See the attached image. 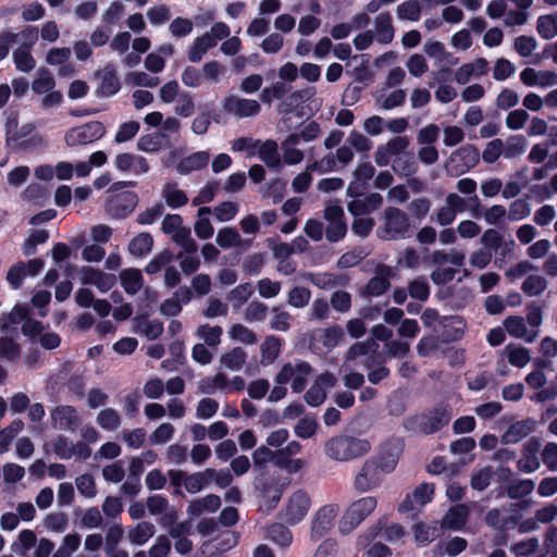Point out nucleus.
Segmentation results:
<instances>
[{
    "instance_id": "nucleus-57",
    "label": "nucleus",
    "mask_w": 557,
    "mask_h": 557,
    "mask_svg": "<svg viewBox=\"0 0 557 557\" xmlns=\"http://www.w3.org/2000/svg\"><path fill=\"white\" fill-rule=\"evenodd\" d=\"M139 128H140V125L137 121H128V122L122 123L115 134V137H114L115 143L122 144V143L131 140L132 138H134L136 136Z\"/></svg>"
},
{
    "instance_id": "nucleus-29",
    "label": "nucleus",
    "mask_w": 557,
    "mask_h": 557,
    "mask_svg": "<svg viewBox=\"0 0 557 557\" xmlns=\"http://www.w3.org/2000/svg\"><path fill=\"white\" fill-rule=\"evenodd\" d=\"M290 90V85L284 82H275L272 86L262 89L260 100L265 104H271L274 99H283Z\"/></svg>"
},
{
    "instance_id": "nucleus-61",
    "label": "nucleus",
    "mask_w": 557,
    "mask_h": 557,
    "mask_svg": "<svg viewBox=\"0 0 557 557\" xmlns=\"http://www.w3.org/2000/svg\"><path fill=\"white\" fill-rule=\"evenodd\" d=\"M525 138L522 135L511 136L507 139L504 150L505 158H515L521 154L525 148Z\"/></svg>"
},
{
    "instance_id": "nucleus-22",
    "label": "nucleus",
    "mask_w": 557,
    "mask_h": 557,
    "mask_svg": "<svg viewBox=\"0 0 557 557\" xmlns=\"http://www.w3.org/2000/svg\"><path fill=\"white\" fill-rule=\"evenodd\" d=\"M215 474V470L207 468L202 472H195L189 474L185 479V488L190 494L200 492L206 485L212 481V475Z\"/></svg>"
},
{
    "instance_id": "nucleus-12",
    "label": "nucleus",
    "mask_w": 557,
    "mask_h": 557,
    "mask_svg": "<svg viewBox=\"0 0 557 557\" xmlns=\"http://www.w3.org/2000/svg\"><path fill=\"white\" fill-rule=\"evenodd\" d=\"M223 109L237 117H249L260 113L261 106L257 100L228 96L223 101Z\"/></svg>"
},
{
    "instance_id": "nucleus-43",
    "label": "nucleus",
    "mask_w": 557,
    "mask_h": 557,
    "mask_svg": "<svg viewBox=\"0 0 557 557\" xmlns=\"http://www.w3.org/2000/svg\"><path fill=\"white\" fill-rule=\"evenodd\" d=\"M421 7L418 0H407L398 5L397 15L400 20L416 22L420 18Z\"/></svg>"
},
{
    "instance_id": "nucleus-14",
    "label": "nucleus",
    "mask_w": 557,
    "mask_h": 557,
    "mask_svg": "<svg viewBox=\"0 0 557 557\" xmlns=\"http://www.w3.org/2000/svg\"><path fill=\"white\" fill-rule=\"evenodd\" d=\"M421 418H423V434L430 435L447 425L451 419V413L446 405H438L428 413H422Z\"/></svg>"
},
{
    "instance_id": "nucleus-54",
    "label": "nucleus",
    "mask_w": 557,
    "mask_h": 557,
    "mask_svg": "<svg viewBox=\"0 0 557 557\" xmlns=\"http://www.w3.org/2000/svg\"><path fill=\"white\" fill-rule=\"evenodd\" d=\"M494 471L491 466H486L471 476V487L476 491H484L491 484Z\"/></svg>"
},
{
    "instance_id": "nucleus-24",
    "label": "nucleus",
    "mask_w": 557,
    "mask_h": 557,
    "mask_svg": "<svg viewBox=\"0 0 557 557\" xmlns=\"http://www.w3.org/2000/svg\"><path fill=\"white\" fill-rule=\"evenodd\" d=\"M153 237L150 233L141 232L128 244V251L134 257H145L152 250Z\"/></svg>"
},
{
    "instance_id": "nucleus-51",
    "label": "nucleus",
    "mask_w": 557,
    "mask_h": 557,
    "mask_svg": "<svg viewBox=\"0 0 557 557\" xmlns=\"http://www.w3.org/2000/svg\"><path fill=\"white\" fill-rule=\"evenodd\" d=\"M534 482L530 479L520 480L507 486V495L511 499H519L532 493Z\"/></svg>"
},
{
    "instance_id": "nucleus-64",
    "label": "nucleus",
    "mask_w": 557,
    "mask_h": 557,
    "mask_svg": "<svg viewBox=\"0 0 557 557\" xmlns=\"http://www.w3.org/2000/svg\"><path fill=\"white\" fill-rule=\"evenodd\" d=\"M193 27L191 20L178 16L171 22L169 29L174 37L182 38L189 35Z\"/></svg>"
},
{
    "instance_id": "nucleus-3",
    "label": "nucleus",
    "mask_w": 557,
    "mask_h": 557,
    "mask_svg": "<svg viewBox=\"0 0 557 557\" xmlns=\"http://www.w3.org/2000/svg\"><path fill=\"white\" fill-rule=\"evenodd\" d=\"M253 486L257 497L267 510H273L280 503L285 485L280 479L268 472H262L255 478Z\"/></svg>"
},
{
    "instance_id": "nucleus-5",
    "label": "nucleus",
    "mask_w": 557,
    "mask_h": 557,
    "mask_svg": "<svg viewBox=\"0 0 557 557\" xmlns=\"http://www.w3.org/2000/svg\"><path fill=\"white\" fill-rule=\"evenodd\" d=\"M106 135V127L100 121H90L83 125L70 128L64 136L69 147L85 146L101 139Z\"/></svg>"
},
{
    "instance_id": "nucleus-44",
    "label": "nucleus",
    "mask_w": 557,
    "mask_h": 557,
    "mask_svg": "<svg viewBox=\"0 0 557 557\" xmlns=\"http://www.w3.org/2000/svg\"><path fill=\"white\" fill-rule=\"evenodd\" d=\"M215 240L221 248L226 249L239 245L240 235L234 227H224L218 232Z\"/></svg>"
},
{
    "instance_id": "nucleus-2",
    "label": "nucleus",
    "mask_w": 557,
    "mask_h": 557,
    "mask_svg": "<svg viewBox=\"0 0 557 557\" xmlns=\"http://www.w3.org/2000/svg\"><path fill=\"white\" fill-rule=\"evenodd\" d=\"M379 232L381 238L388 240L410 238L413 234L408 214L396 207L384 210V225Z\"/></svg>"
},
{
    "instance_id": "nucleus-30",
    "label": "nucleus",
    "mask_w": 557,
    "mask_h": 557,
    "mask_svg": "<svg viewBox=\"0 0 557 557\" xmlns=\"http://www.w3.org/2000/svg\"><path fill=\"white\" fill-rule=\"evenodd\" d=\"M440 533L441 528L437 527L436 522L433 525H428L423 522H418L413 527L414 539L421 545H425L432 542L437 536H440Z\"/></svg>"
},
{
    "instance_id": "nucleus-17",
    "label": "nucleus",
    "mask_w": 557,
    "mask_h": 557,
    "mask_svg": "<svg viewBox=\"0 0 557 557\" xmlns=\"http://www.w3.org/2000/svg\"><path fill=\"white\" fill-rule=\"evenodd\" d=\"M533 431V422L530 420L517 421L508 426L502 435L503 444H516L527 437Z\"/></svg>"
},
{
    "instance_id": "nucleus-15",
    "label": "nucleus",
    "mask_w": 557,
    "mask_h": 557,
    "mask_svg": "<svg viewBox=\"0 0 557 557\" xmlns=\"http://www.w3.org/2000/svg\"><path fill=\"white\" fill-rule=\"evenodd\" d=\"M336 517V508L333 505L321 507L315 513L311 524V539L320 540L332 528Z\"/></svg>"
},
{
    "instance_id": "nucleus-46",
    "label": "nucleus",
    "mask_w": 557,
    "mask_h": 557,
    "mask_svg": "<svg viewBox=\"0 0 557 557\" xmlns=\"http://www.w3.org/2000/svg\"><path fill=\"white\" fill-rule=\"evenodd\" d=\"M13 60L16 69L21 72H29L36 65V61L27 48L16 49L13 52Z\"/></svg>"
},
{
    "instance_id": "nucleus-56",
    "label": "nucleus",
    "mask_w": 557,
    "mask_h": 557,
    "mask_svg": "<svg viewBox=\"0 0 557 557\" xmlns=\"http://www.w3.org/2000/svg\"><path fill=\"white\" fill-rule=\"evenodd\" d=\"M311 293L307 287L296 286L288 293V304L295 308H302L309 304Z\"/></svg>"
},
{
    "instance_id": "nucleus-33",
    "label": "nucleus",
    "mask_w": 557,
    "mask_h": 557,
    "mask_svg": "<svg viewBox=\"0 0 557 557\" xmlns=\"http://www.w3.org/2000/svg\"><path fill=\"white\" fill-rule=\"evenodd\" d=\"M137 329L145 334V336L154 341L163 333V323L159 320H147L145 317L136 318Z\"/></svg>"
},
{
    "instance_id": "nucleus-4",
    "label": "nucleus",
    "mask_w": 557,
    "mask_h": 557,
    "mask_svg": "<svg viewBox=\"0 0 557 557\" xmlns=\"http://www.w3.org/2000/svg\"><path fill=\"white\" fill-rule=\"evenodd\" d=\"M377 500L373 496H366L351 503L339 521L342 534H349L375 509Z\"/></svg>"
},
{
    "instance_id": "nucleus-41",
    "label": "nucleus",
    "mask_w": 557,
    "mask_h": 557,
    "mask_svg": "<svg viewBox=\"0 0 557 557\" xmlns=\"http://www.w3.org/2000/svg\"><path fill=\"white\" fill-rule=\"evenodd\" d=\"M226 386H228L227 376L221 372L213 377L207 376L199 383V389L203 394H213L215 388H225Z\"/></svg>"
},
{
    "instance_id": "nucleus-60",
    "label": "nucleus",
    "mask_w": 557,
    "mask_h": 557,
    "mask_svg": "<svg viewBox=\"0 0 557 557\" xmlns=\"http://www.w3.org/2000/svg\"><path fill=\"white\" fill-rule=\"evenodd\" d=\"M330 305L338 312H347L351 308V296L346 290H336L331 296Z\"/></svg>"
},
{
    "instance_id": "nucleus-32",
    "label": "nucleus",
    "mask_w": 557,
    "mask_h": 557,
    "mask_svg": "<svg viewBox=\"0 0 557 557\" xmlns=\"http://www.w3.org/2000/svg\"><path fill=\"white\" fill-rule=\"evenodd\" d=\"M24 422L21 419L13 420L7 428L0 431V454L9 450L13 438L23 430Z\"/></svg>"
},
{
    "instance_id": "nucleus-37",
    "label": "nucleus",
    "mask_w": 557,
    "mask_h": 557,
    "mask_svg": "<svg viewBox=\"0 0 557 557\" xmlns=\"http://www.w3.org/2000/svg\"><path fill=\"white\" fill-rule=\"evenodd\" d=\"M408 294L411 298L425 301L430 297V286L424 276H418L408 285Z\"/></svg>"
},
{
    "instance_id": "nucleus-18",
    "label": "nucleus",
    "mask_w": 557,
    "mask_h": 557,
    "mask_svg": "<svg viewBox=\"0 0 557 557\" xmlns=\"http://www.w3.org/2000/svg\"><path fill=\"white\" fill-rule=\"evenodd\" d=\"M121 285L128 295L137 294L143 285L144 277L138 269L129 268L120 273Z\"/></svg>"
},
{
    "instance_id": "nucleus-59",
    "label": "nucleus",
    "mask_w": 557,
    "mask_h": 557,
    "mask_svg": "<svg viewBox=\"0 0 557 557\" xmlns=\"http://www.w3.org/2000/svg\"><path fill=\"white\" fill-rule=\"evenodd\" d=\"M504 242V236L495 228H487L481 237V243L483 244L484 248L490 251H498V249L502 248Z\"/></svg>"
},
{
    "instance_id": "nucleus-19",
    "label": "nucleus",
    "mask_w": 557,
    "mask_h": 557,
    "mask_svg": "<svg viewBox=\"0 0 557 557\" xmlns=\"http://www.w3.org/2000/svg\"><path fill=\"white\" fill-rule=\"evenodd\" d=\"M258 157L270 169H280L282 166L277 144L272 139H268L260 145Z\"/></svg>"
},
{
    "instance_id": "nucleus-50",
    "label": "nucleus",
    "mask_w": 557,
    "mask_h": 557,
    "mask_svg": "<svg viewBox=\"0 0 557 557\" xmlns=\"http://www.w3.org/2000/svg\"><path fill=\"white\" fill-rule=\"evenodd\" d=\"M163 135L159 133L141 136L137 141V148L144 152H156L162 148Z\"/></svg>"
},
{
    "instance_id": "nucleus-36",
    "label": "nucleus",
    "mask_w": 557,
    "mask_h": 557,
    "mask_svg": "<svg viewBox=\"0 0 557 557\" xmlns=\"http://www.w3.org/2000/svg\"><path fill=\"white\" fill-rule=\"evenodd\" d=\"M468 511L463 506L450 508L444 518V524L449 529L459 530L467 522Z\"/></svg>"
},
{
    "instance_id": "nucleus-13",
    "label": "nucleus",
    "mask_w": 557,
    "mask_h": 557,
    "mask_svg": "<svg viewBox=\"0 0 557 557\" xmlns=\"http://www.w3.org/2000/svg\"><path fill=\"white\" fill-rule=\"evenodd\" d=\"M51 423L54 429L74 431L81 424V419L75 407L60 405L51 411Z\"/></svg>"
},
{
    "instance_id": "nucleus-11",
    "label": "nucleus",
    "mask_w": 557,
    "mask_h": 557,
    "mask_svg": "<svg viewBox=\"0 0 557 557\" xmlns=\"http://www.w3.org/2000/svg\"><path fill=\"white\" fill-rule=\"evenodd\" d=\"M96 76L100 79L96 89L99 97H111L121 89V82L113 64L108 63L101 70L96 72Z\"/></svg>"
},
{
    "instance_id": "nucleus-1",
    "label": "nucleus",
    "mask_w": 557,
    "mask_h": 557,
    "mask_svg": "<svg viewBox=\"0 0 557 557\" xmlns=\"http://www.w3.org/2000/svg\"><path fill=\"white\" fill-rule=\"evenodd\" d=\"M371 449L366 438L349 435H336L324 444L325 455L336 461H348L364 456Z\"/></svg>"
},
{
    "instance_id": "nucleus-47",
    "label": "nucleus",
    "mask_w": 557,
    "mask_h": 557,
    "mask_svg": "<svg viewBox=\"0 0 557 557\" xmlns=\"http://www.w3.org/2000/svg\"><path fill=\"white\" fill-rule=\"evenodd\" d=\"M508 350L507 358L508 362L517 368H523L527 366L530 361V352L529 349L525 347H513L508 345L506 347Z\"/></svg>"
},
{
    "instance_id": "nucleus-52",
    "label": "nucleus",
    "mask_w": 557,
    "mask_h": 557,
    "mask_svg": "<svg viewBox=\"0 0 557 557\" xmlns=\"http://www.w3.org/2000/svg\"><path fill=\"white\" fill-rule=\"evenodd\" d=\"M376 348L377 344L372 339H368L366 342H357L349 347L346 354V359L356 360L361 356H367L369 352L375 351Z\"/></svg>"
},
{
    "instance_id": "nucleus-48",
    "label": "nucleus",
    "mask_w": 557,
    "mask_h": 557,
    "mask_svg": "<svg viewBox=\"0 0 557 557\" xmlns=\"http://www.w3.org/2000/svg\"><path fill=\"white\" fill-rule=\"evenodd\" d=\"M230 335L234 341L243 344L253 345L258 342L256 333L243 324H234L230 330Z\"/></svg>"
},
{
    "instance_id": "nucleus-21",
    "label": "nucleus",
    "mask_w": 557,
    "mask_h": 557,
    "mask_svg": "<svg viewBox=\"0 0 557 557\" xmlns=\"http://www.w3.org/2000/svg\"><path fill=\"white\" fill-rule=\"evenodd\" d=\"M215 46L214 38L209 33L196 37L188 51V60L193 63L200 62L207 51Z\"/></svg>"
},
{
    "instance_id": "nucleus-45",
    "label": "nucleus",
    "mask_w": 557,
    "mask_h": 557,
    "mask_svg": "<svg viewBox=\"0 0 557 557\" xmlns=\"http://www.w3.org/2000/svg\"><path fill=\"white\" fill-rule=\"evenodd\" d=\"M223 330L221 326H210L209 324H203L198 327L197 335L205 339V343L210 347H215L221 342V335Z\"/></svg>"
},
{
    "instance_id": "nucleus-53",
    "label": "nucleus",
    "mask_w": 557,
    "mask_h": 557,
    "mask_svg": "<svg viewBox=\"0 0 557 557\" xmlns=\"http://www.w3.org/2000/svg\"><path fill=\"white\" fill-rule=\"evenodd\" d=\"M238 210L239 208L236 202L223 201L214 208L213 214L220 222H227L236 216Z\"/></svg>"
},
{
    "instance_id": "nucleus-58",
    "label": "nucleus",
    "mask_w": 557,
    "mask_h": 557,
    "mask_svg": "<svg viewBox=\"0 0 557 557\" xmlns=\"http://www.w3.org/2000/svg\"><path fill=\"white\" fill-rule=\"evenodd\" d=\"M531 208L525 199H516L509 206L508 218L511 221H520L529 216Z\"/></svg>"
},
{
    "instance_id": "nucleus-26",
    "label": "nucleus",
    "mask_w": 557,
    "mask_h": 557,
    "mask_svg": "<svg viewBox=\"0 0 557 557\" xmlns=\"http://www.w3.org/2000/svg\"><path fill=\"white\" fill-rule=\"evenodd\" d=\"M479 150L472 145H467L458 148L450 156V161L456 162L458 160L462 166L470 169L479 162Z\"/></svg>"
},
{
    "instance_id": "nucleus-49",
    "label": "nucleus",
    "mask_w": 557,
    "mask_h": 557,
    "mask_svg": "<svg viewBox=\"0 0 557 557\" xmlns=\"http://www.w3.org/2000/svg\"><path fill=\"white\" fill-rule=\"evenodd\" d=\"M393 169L400 175L411 176L417 173L418 164L412 156L397 157L394 160Z\"/></svg>"
},
{
    "instance_id": "nucleus-62",
    "label": "nucleus",
    "mask_w": 557,
    "mask_h": 557,
    "mask_svg": "<svg viewBox=\"0 0 557 557\" xmlns=\"http://www.w3.org/2000/svg\"><path fill=\"white\" fill-rule=\"evenodd\" d=\"M75 483L83 496L92 498L97 495L96 483L91 474L85 473L77 476Z\"/></svg>"
},
{
    "instance_id": "nucleus-9",
    "label": "nucleus",
    "mask_w": 557,
    "mask_h": 557,
    "mask_svg": "<svg viewBox=\"0 0 557 557\" xmlns=\"http://www.w3.org/2000/svg\"><path fill=\"white\" fill-rule=\"evenodd\" d=\"M310 508V498L301 490L292 494L283 512V519L292 525L299 523Z\"/></svg>"
},
{
    "instance_id": "nucleus-34",
    "label": "nucleus",
    "mask_w": 557,
    "mask_h": 557,
    "mask_svg": "<svg viewBox=\"0 0 557 557\" xmlns=\"http://www.w3.org/2000/svg\"><path fill=\"white\" fill-rule=\"evenodd\" d=\"M547 287V281L541 275L531 274L523 281L521 289L530 297L541 295Z\"/></svg>"
},
{
    "instance_id": "nucleus-16",
    "label": "nucleus",
    "mask_w": 557,
    "mask_h": 557,
    "mask_svg": "<svg viewBox=\"0 0 557 557\" xmlns=\"http://www.w3.org/2000/svg\"><path fill=\"white\" fill-rule=\"evenodd\" d=\"M210 160V154L207 151H197L183 158L176 165L180 174H189L194 171L205 169Z\"/></svg>"
},
{
    "instance_id": "nucleus-20",
    "label": "nucleus",
    "mask_w": 557,
    "mask_h": 557,
    "mask_svg": "<svg viewBox=\"0 0 557 557\" xmlns=\"http://www.w3.org/2000/svg\"><path fill=\"white\" fill-rule=\"evenodd\" d=\"M376 40L380 44H389L394 38L393 20L388 12L381 13L375 18Z\"/></svg>"
},
{
    "instance_id": "nucleus-6",
    "label": "nucleus",
    "mask_w": 557,
    "mask_h": 557,
    "mask_svg": "<svg viewBox=\"0 0 557 557\" xmlns=\"http://www.w3.org/2000/svg\"><path fill=\"white\" fill-rule=\"evenodd\" d=\"M139 201L138 195L132 190L112 194L106 200L107 214L116 220L126 219L133 213Z\"/></svg>"
},
{
    "instance_id": "nucleus-23",
    "label": "nucleus",
    "mask_w": 557,
    "mask_h": 557,
    "mask_svg": "<svg viewBox=\"0 0 557 557\" xmlns=\"http://www.w3.org/2000/svg\"><path fill=\"white\" fill-rule=\"evenodd\" d=\"M282 339L280 337L269 335L260 346L261 362L263 366L273 363L280 356Z\"/></svg>"
},
{
    "instance_id": "nucleus-27",
    "label": "nucleus",
    "mask_w": 557,
    "mask_h": 557,
    "mask_svg": "<svg viewBox=\"0 0 557 557\" xmlns=\"http://www.w3.org/2000/svg\"><path fill=\"white\" fill-rule=\"evenodd\" d=\"M55 86V81L51 72L46 67H40L37 77L32 83V89L37 95H44L51 91Z\"/></svg>"
},
{
    "instance_id": "nucleus-10",
    "label": "nucleus",
    "mask_w": 557,
    "mask_h": 557,
    "mask_svg": "<svg viewBox=\"0 0 557 557\" xmlns=\"http://www.w3.org/2000/svg\"><path fill=\"white\" fill-rule=\"evenodd\" d=\"M382 474L383 472L375 460L368 459L356 475L354 486L360 493L371 491L380 485Z\"/></svg>"
},
{
    "instance_id": "nucleus-39",
    "label": "nucleus",
    "mask_w": 557,
    "mask_h": 557,
    "mask_svg": "<svg viewBox=\"0 0 557 557\" xmlns=\"http://www.w3.org/2000/svg\"><path fill=\"white\" fill-rule=\"evenodd\" d=\"M97 423L103 430L113 431L120 426L121 418L115 409L106 408L98 413Z\"/></svg>"
},
{
    "instance_id": "nucleus-38",
    "label": "nucleus",
    "mask_w": 557,
    "mask_h": 557,
    "mask_svg": "<svg viewBox=\"0 0 557 557\" xmlns=\"http://www.w3.org/2000/svg\"><path fill=\"white\" fill-rule=\"evenodd\" d=\"M345 338L344 330L341 325H332L323 330L322 344L329 350H332L339 345Z\"/></svg>"
},
{
    "instance_id": "nucleus-55",
    "label": "nucleus",
    "mask_w": 557,
    "mask_h": 557,
    "mask_svg": "<svg viewBox=\"0 0 557 557\" xmlns=\"http://www.w3.org/2000/svg\"><path fill=\"white\" fill-rule=\"evenodd\" d=\"M25 276V263L23 261H18L9 269L7 273V281L9 282L13 289H18L22 287Z\"/></svg>"
},
{
    "instance_id": "nucleus-40",
    "label": "nucleus",
    "mask_w": 557,
    "mask_h": 557,
    "mask_svg": "<svg viewBox=\"0 0 557 557\" xmlns=\"http://www.w3.org/2000/svg\"><path fill=\"white\" fill-rule=\"evenodd\" d=\"M174 259V255L170 249H164L156 255L146 265L145 271L147 274L152 275L159 273L162 268L169 264Z\"/></svg>"
},
{
    "instance_id": "nucleus-7",
    "label": "nucleus",
    "mask_w": 557,
    "mask_h": 557,
    "mask_svg": "<svg viewBox=\"0 0 557 557\" xmlns=\"http://www.w3.org/2000/svg\"><path fill=\"white\" fill-rule=\"evenodd\" d=\"M404 446L403 438H391L381 446L379 455L371 459L375 460L383 473H391L398 463Z\"/></svg>"
},
{
    "instance_id": "nucleus-35",
    "label": "nucleus",
    "mask_w": 557,
    "mask_h": 557,
    "mask_svg": "<svg viewBox=\"0 0 557 557\" xmlns=\"http://www.w3.org/2000/svg\"><path fill=\"white\" fill-rule=\"evenodd\" d=\"M154 534V525L151 522H139L134 530L129 531L128 537L136 545H144Z\"/></svg>"
},
{
    "instance_id": "nucleus-63",
    "label": "nucleus",
    "mask_w": 557,
    "mask_h": 557,
    "mask_svg": "<svg viewBox=\"0 0 557 557\" xmlns=\"http://www.w3.org/2000/svg\"><path fill=\"white\" fill-rule=\"evenodd\" d=\"M264 265V255L263 253H252L248 255L244 262L243 269L248 275H258Z\"/></svg>"
},
{
    "instance_id": "nucleus-28",
    "label": "nucleus",
    "mask_w": 557,
    "mask_h": 557,
    "mask_svg": "<svg viewBox=\"0 0 557 557\" xmlns=\"http://www.w3.org/2000/svg\"><path fill=\"white\" fill-rule=\"evenodd\" d=\"M246 360L247 354L242 347H234L221 356L222 366L233 371L240 370Z\"/></svg>"
},
{
    "instance_id": "nucleus-42",
    "label": "nucleus",
    "mask_w": 557,
    "mask_h": 557,
    "mask_svg": "<svg viewBox=\"0 0 557 557\" xmlns=\"http://www.w3.org/2000/svg\"><path fill=\"white\" fill-rule=\"evenodd\" d=\"M536 30L543 39H552L557 35V24L554 15H541L537 18Z\"/></svg>"
},
{
    "instance_id": "nucleus-31",
    "label": "nucleus",
    "mask_w": 557,
    "mask_h": 557,
    "mask_svg": "<svg viewBox=\"0 0 557 557\" xmlns=\"http://www.w3.org/2000/svg\"><path fill=\"white\" fill-rule=\"evenodd\" d=\"M29 310L26 305L16 304L13 309L0 318V327L5 330L9 324H20L28 318Z\"/></svg>"
},
{
    "instance_id": "nucleus-25",
    "label": "nucleus",
    "mask_w": 557,
    "mask_h": 557,
    "mask_svg": "<svg viewBox=\"0 0 557 557\" xmlns=\"http://www.w3.org/2000/svg\"><path fill=\"white\" fill-rule=\"evenodd\" d=\"M267 536L281 547H288L293 542L292 531L282 523H272L267 529Z\"/></svg>"
},
{
    "instance_id": "nucleus-8",
    "label": "nucleus",
    "mask_w": 557,
    "mask_h": 557,
    "mask_svg": "<svg viewBox=\"0 0 557 557\" xmlns=\"http://www.w3.org/2000/svg\"><path fill=\"white\" fill-rule=\"evenodd\" d=\"M393 270L391 267L380 264L375 269V275L369 280V282L359 289L361 297H380L385 294L391 287V276Z\"/></svg>"
}]
</instances>
